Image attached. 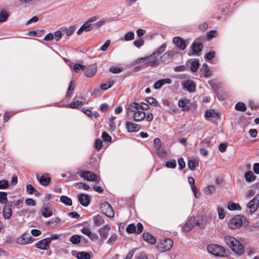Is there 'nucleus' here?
Segmentation results:
<instances>
[{
    "label": "nucleus",
    "mask_w": 259,
    "mask_h": 259,
    "mask_svg": "<svg viewBox=\"0 0 259 259\" xmlns=\"http://www.w3.org/2000/svg\"><path fill=\"white\" fill-rule=\"evenodd\" d=\"M224 240L226 244L235 254L241 255L244 252L243 245L235 237L226 235L224 236Z\"/></svg>",
    "instance_id": "f257e3e1"
},
{
    "label": "nucleus",
    "mask_w": 259,
    "mask_h": 259,
    "mask_svg": "<svg viewBox=\"0 0 259 259\" xmlns=\"http://www.w3.org/2000/svg\"><path fill=\"white\" fill-rule=\"evenodd\" d=\"M166 48V44H163L160 47L157 48V49L154 52L150 55L149 57L151 58V60H149V61L146 62V67H153L156 65L157 64V60L156 59V57L162 53L165 50Z\"/></svg>",
    "instance_id": "f03ea898"
},
{
    "label": "nucleus",
    "mask_w": 259,
    "mask_h": 259,
    "mask_svg": "<svg viewBox=\"0 0 259 259\" xmlns=\"http://www.w3.org/2000/svg\"><path fill=\"white\" fill-rule=\"evenodd\" d=\"M207 250L210 253L215 256H223L225 253L224 247L214 244L208 245Z\"/></svg>",
    "instance_id": "7ed1b4c3"
},
{
    "label": "nucleus",
    "mask_w": 259,
    "mask_h": 259,
    "mask_svg": "<svg viewBox=\"0 0 259 259\" xmlns=\"http://www.w3.org/2000/svg\"><path fill=\"white\" fill-rule=\"evenodd\" d=\"M97 20L96 17H93L91 19H89L80 27L77 32L78 35H80L83 31L88 32L92 30L94 28V24L93 22H95Z\"/></svg>",
    "instance_id": "20e7f679"
},
{
    "label": "nucleus",
    "mask_w": 259,
    "mask_h": 259,
    "mask_svg": "<svg viewBox=\"0 0 259 259\" xmlns=\"http://www.w3.org/2000/svg\"><path fill=\"white\" fill-rule=\"evenodd\" d=\"M259 206V194H257L247 204V212L248 214H251L255 212Z\"/></svg>",
    "instance_id": "39448f33"
},
{
    "label": "nucleus",
    "mask_w": 259,
    "mask_h": 259,
    "mask_svg": "<svg viewBox=\"0 0 259 259\" xmlns=\"http://www.w3.org/2000/svg\"><path fill=\"white\" fill-rule=\"evenodd\" d=\"M173 245V241L170 239H163L160 240L157 247L160 251L169 250Z\"/></svg>",
    "instance_id": "423d86ee"
},
{
    "label": "nucleus",
    "mask_w": 259,
    "mask_h": 259,
    "mask_svg": "<svg viewBox=\"0 0 259 259\" xmlns=\"http://www.w3.org/2000/svg\"><path fill=\"white\" fill-rule=\"evenodd\" d=\"M100 209L101 211L108 218H113L114 215V211L111 205L107 202H104L101 204Z\"/></svg>",
    "instance_id": "0eeeda50"
},
{
    "label": "nucleus",
    "mask_w": 259,
    "mask_h": 259,
    "mask_svg": "<svg viewBox=\"0 0 259 259\" xmlns=\"http://www.w3.org/2000/svg\"><path fill=\"white\" fill-rule=\"evenodd\" d=\"M149 108V106L148 104L145 103L144 102H141L140 103L133 102L131 103L126 108L127 113L128 111H134V109L135 110H148Z\"/></svg>",
    "instance_id": "6e6552de"
},
{
    "label": "nucleus",
    "mask_w": 259,
    "mask_h": 259,
    "mask_svg": "<svg viewBox=\"0 0 259 259\" xmlns=\"http://www.w3.org/2000/svg\"><path fill=\"white\" fill-rule=\"evenodd\" d=\"M242 218L239 215L234 217L228 223L229 228L234 230L240 227L242 224Z\"/></svg>",
    "instance_id": "1a4fd4ad"
},
{
    "label": "nucleus",
    "mask_w": 259,
    "mask_h": 259,
    "mask_svg": "<svg viewBox=\"0 0 259 259\" xmlns=\"http://www.w3.org/2000/svg\"><path fill=\"white\" fill-rule=\"evenodd\" d=\"M51 238H45L42 239L35 244L37 248L41 250H48L50 248Z\"/></svg>",
    "instance_id": "9d476101"
},
{
    "label": "nucleus",
    "mask_w": 259,
    "mask_h": 259,
    "mask_svg": "<svg viewBox=\"0 0 259 259\" xmlns=\"http://www.w3.org/2000/svg\"><path fill=\"white\" fill-rule=\"evenodd\" d=\"M33 239L29 235L23 234L17 239V243L21 245L29 244L33 242Z\"/></svg>",
    "instance_id": "9b49d317"
},
{
    "label": "nucleus",
    "mask_w": 259,
    "mask_h": 259,
    "mask_svg": "<svg viewBox=\"0 0 259 259\" xmlns=\"http://www.w3.org/2000/svg\"><path fill=\"white\" fill-rule=\"evenodd\" d=\"M172 42L181 50H184L186 48L185 40L181 37L176 36L174 37Z\"/></svg>",
    "instance_id": "f8f14e48"
},
{
    "label": "nucleus",
    "mask_w": 259,
    "mask_h": 259,
    "mask_svg": "<svg viewBox=\"0 0 259 259\" xmlns=\"http://www.w3.org/2000/svg\"><path fill=\"white\" fill-rule=\"evenodd\" d=\"M182 85L183 88L189 92L192 93L195 91L196 86L193 80H185L182 82Z\"/></svg>",
    "instance_id": "ddd939ff"
},
{
    "label": "nucleus",
    "mask_w": 259,
    "mask_h": 259,
    "mask_svg": "<svg viewBox=\"0 0 259 259\" xmlns=\"http://www.w3.org/2000/svg\"><path fill=\"white\" fill-rule=\"evenodd\" d=\"M125 125L127 131L130 133L138 132L141 128L139 124L128 121L125 122Z\"/></svg>",
    "instance_id": "4468645a"
},
{
    "label": "nucleus",
    "mask_w": 259,
    "mask_h": 259,
    "mask_svg": "<svg viewBox=\"0 0 259 259\" xmlns=\"http://www.w3.org/2000/svg\"><path fill=\"white\" fill-rule=\"evenodd\" d=\"M134 111H131L134 113L133 118L136 121H141L145 118V112L140 110H134Z\"/></svg>",
    "instance_id": "2eb2a0df"
},
{
    "label": "nucleus",
    "mask_w": 259,
    "mask_h": 259,
    "mask_svg": "<svg viewBox=\"0 0 259 259\" xmlns=\"http://www.w3.org/2000/svg\"><path fill=\"white\" fill-rule=\"evenodd\" d=\"M203 45L200 42L194 41L191 45V49L192 51V55H195L200 52L203 49Z\"/></svg>",
    "instance_id": "dca6fc26"
},
{
    "label": "nucleus",
    "mask_w": 259,
    "mask_h": 259,
    "mask_svg": "<svg viewBox=\"0 0 259 259\" xmlns=\"http://www.w3.org/2000/svg\"><path fill=\"white\" fill-rule=\"evenodd\" d=\"M210 218L206 215H202L198 220H196V225L200 228H203L209 222Z\"/></svg>",
    "instance_id": "f3484780"
},
{
    "label": "nucleus",
    "mask_w": 259,
    "mask_h": 259,
    "mask_svg": "<svg viewBox=\"0 0 259 259\" xmlns=\"http://www.w3.org/2000/svg\"><path fill=\"white\" fill-rule=\"evenodd\" d=\"M110 230V226L109 225H106L99 230V233L102 239L107 238L108 233Z\"/></svg>",
    "instance_id": "a211bd4d"
},
{
    "label": "nucleus",
    "mask_w": 259,
    "mask_h": 259,
    "mask_svg": "<svg viewBox=\"0 0 259 259\" xmlns=\"http://www.w3.org/2000/svg\"><path fill=\"white\" fill-rule=\"evenodd\" d=\"M171 81L170 79L168 78L159 79L154 83L153 88L156 90L159 89L165 84H170Z\"/></svg>",
    "instance_id": "6ab92c4d"
},
{
    "label": "nucleus",
    "mask_w": 259,
    "mask_h": 259,
    "mask_svg": "<svg viewBox=\"0 0 259 259\" xmlns=\"http://www.w3.org/2000/svg\"><path fill=\"white\" fill-rule=\"evenodd\" d=\"M78 198L81 205L84 206H87L89 205L90 202V197L89 195L85 194H80L78 195Z\"/></svg>",
    "instance_id": "aec40b11"
},
{
    "label": "nucleus",
    "mask_w": 259,
    "mask_h": 259,
    "mask_svg": "<svg viewBox=\"0 0 259 259\" xmlns=\"http://www.w3.org/2000/svg\"><path fill=\"white\" fill-rule=\"evenodd\" d=\"M196 220L195 219H190L188 221L183 227V230L185 232L190 231L196 225Z\"/></svg>",
    "instance_id": "412c9836"
},
{
    "label": "nucleus",
    "mask_w": 259,
    "mask_h": 259,
    "mask_svg": "<svg viewBox=\"0 0 259 259\" xmlns=\"http://www.w3.org/2000/svg\"><path fill=\"white\" fill-rule=\"evenodd\" d=\"M97 73V68L95 65L88 66L85 71V75L87 77H91L94 76Z\"/></svg>",
    "instance_id": "4be33fe9"
},
{
    "label": "nucleus",
    "mask_w": 259,
    "mask_h": 259,
    "mask_svg": "<svg viewBox=\"0 0 259 259\" xmlns=\"http://www.w3.org/2000/svg\"><path fill=\"white\" fill-rule=\"evenodd\" d=\"M143 239L151 244H154L156 242V239L155 237L148 232H144L143 234Z\"/></svg>",
    "instance_id": "5701e85b"
},
{
    "label": "nucleus",
    "mask_w": 259,
    "mask_h": 259,
    "mask_svg": "<svg viewBox=\"0 0 259 259\" xmlns=\"http://www.w3.org/2000/svg\"><path fill=\"white\" fill-rule=\"evenodd\" d=\"M200 72L202 75L205 77H208L211 75V71L207 64L206 63H203L202 67L200 69Z\"/></svg>",
    "instance_id": "b1692460"
},
{
    "label": "nucleus",
    "mask_w": 259,
    "mask_h": 259,
    "mask_svg": "<svg viewBox=\"0 0 259 259\" xmlns=\"http://www.w3.org/2000/svg\"><path fill=\"white\" fill-rule=\"evenodd\" d=\"M11 206L8 204H6L3 208V215L5 219H9L12 216Z\"/></svg>",
    "instance_id": "393cba45"
},
{
    "label": "nucleus",
    "mask_w": 259,
    "mask_h": 259,
    "mask_svg": "<svg viewBox=\"0 0 259 259\" xmlns=\"http://www.w3.org/2000/svg\"><path fill=\"white\" fill-rule=\"evenodd\" d=\"M62 31L65 33L67 36L71 35L75 31L76 27L74 25L70 26L69 27H63L61 28Z\"/></svg>",
    "instance_id": "a878e982"
},
{
    "label": "nucleus",
    "mask_w": 259,
    "mask_h": 259,
    "mask_svg": "<svg viewBox=\"0 0 259 259\" xmlns=\"http://www.w3.org/2000/svg\"><path fill=\"white\" fill-rule=\"evenodd\" d=\"M81 178H98V176L93 172L90 171H84L79 174Z\"/></svg>",
    "instance_id": "bb28decb"
},
{
    "label": "nucleus",
    "mask_w": 259,
    "mask_h": 259,
    "mask_svg": "<svg viewBox=\"0 0 259 259\" xmlns=\"http://www.w3.org/2000/svg\"><path fill=\"white\" fill-rule=\"evenodd\" d=\"M227 208L229 210L231 211L236 210H240L241 209V207L239 204L232 202H229L228 203Z\"/></svg>",
    "instance_id": "cd10ccee"
},
{
    "label": "nucleus",
    "mask_w": 259,
    "mask_h": 259,
    "mask_svg": "<svg viewBox=\"0 0 259 259\" xmlns=\"http://www.w3.org/2000/svg\"><path fill=\"white\" fill-rule=\"evenodd\" d=\"M93 219L94 221V225L97 226H101L104 223V220L103 217L99 214L94 217Z\"/></svg>",
    "instance_id": "c85d7f7f"
},
{
    "label": "nucleus",
    "mask_w": 259,
    "mask_h": 259,
    "mask_svg": "<svg viewBox=\"0 0 259 259\" xmlns=\"http://www.w3.org/2000/svg\"><path fill=\"white\" fill-rule=\"evenodd\" d=\"M83 104L84 103L81 101H72L70 103L67 104L66 107L72 109H75L82 106Z\"/></svg>",
    "instance_id": "c756f323"
},
{
    "label": "nucleus",
    "mask_w": 259,
    "mask_h": 259,
    "mask_svg": "<svg viewBox=\"0 0 259 259\" xmlns=\"http://www.w3.org/2000/svg\"><path fill=\"white\" fill-rule=\"evenodd\" d=\"M74 88H75V85L73 83V81H70V82H69V84L68 90L66 92V98L71 97L72 93L74 90Z\"/></svg>",
    "instance_id": "7c9ffc66"
},
{
    "label": "nucleus",
    "mask_w": 259,
    "mask_h": 259,
    "mask_svg": "<svg viewBox=\"0 0 259 259\" xmlns=\"http://www.w3.org/2000/svg\"><path fill=\"white\" fill-rule=\"evenodd\" d=\"M174 53L172 51H167L160 57L161 62H164L173 57Z\"/></svg>",
    "instance_id": "2f4dec72"
},
{
    "label": "nucleus",
    "mask_w": 259,
    "mask_h": 259,
    "mask_svg": "<svg viewBox=\"0 0 259 259\" xmlns=\"http://www.w3.org/2000/svg\"><path fill=\"white\" fill-rule=\"evenodd\" d=\"M199 66V63L198 59H195L191 63L190 70L192 72H196L198 69Z\"/></svg>",
    "instance_id": "473e14b6"
},
{
    "label": "nucleus",
    "mask_w": 259,
    "mask_h": 259,
    "mask_svg": "<svg viewBox=\"0 0 259 259\" xmlns=\"http://www.w3.org/2000/svg\"><path fill=\"white\" fill-rule=\"evenodd\" d=\"M78 259H90L91 258L90 253L86 252H79L76 254Z\"/></svg>",
    "instance_id": "72a5a7b5"
},
{
    "label": "nucleus",
    "mask_w": 259,
    "mask_h": 259,
    "mask_svg": "<svg viewBox=\"0 0 259 259\" xmlns=\"http://www.w3.org/2000/svg\"><path fill=\"white\" fill-rule=\"evenodd\" d=\"M165 166L169 168H174L177 165L176 160L172 159L168 160L165 162Z\"/></svg>",
    "instance_id": "f704fd0d"
},
{
    "label": "nucleus",
    "mask_w": 259,
    "mask_h": 259,
    "mask_svg": "<svg viewBox=\"0 0 259 259\" xmlns=\"http://www.w3.org/2000/svg\"><path fill=\"white\" fill-rule=\"evenodd\" d=\"M41 214L43 217L48 218L52 215V211L49 207H46L41 209Z\"/></svg>",
    "instance_id": "c9c22d12"
},
{
    "label": "nucleus",
    "mask_w": 259,
    "mask_h": 259,
    "mask_svg": "<svg viewBox=\"0 0 259 259\" xmlns=\"http://www.w3.org/2000/svg\"><path fill=\"white\" fill-rule=\"evenodd\" d=\"M60 201L62 203L65 204L66 205L70 206L72 205V200L66 196H61L60 197Z\"/></svg>",
    "instance_id": "e433bc0d"
},
{
    "label": "nucleus",
    "mask_w": 259,
    "mask_h": 259,
    "mask_svg": "<svg viewBox=\"0 0 259 259\" xmlns=\"http://www.w3.org/2000/svg\"><path fill=\"white\" fill-rule=\"evenodd\" d=\"M149 60H151V59L150 57H149V56L145 57H141L136 59L134 62V64H141L142 63L145 62L144 65H145L146 62L149 61ZM145 67H146V66H145Z\"/></svg>",
    "instance_id": "4c0bfd02"
},
{
    "label": "nucleus",
    "mask_w": 259,
    "mask_h": 259,
    "mask_svg": "<svg viewBox=\"0 0 259 259\" xmlns=\"http://www.w3.org/2000/svg\"><path fill=\"white\" fill-rule=\"evenodd\" d=\"M235 109L237 111L243 112L246 110V107L244 103L239 102L235 105Z\"/></svg>",
    "instance_id": "58836bf2"
},
{
    "label": "nucleus",
    "mask_w": 259,
    "mask_h": 259,
    "mask_svg": "<svg viewBox=\"0 0 259 259\" xmlns=\"http://www.w3.org/2000/svg\"><path fill=\"white\" fill-rule=\"evenodd\" d=\"M155 153L160 158H164L166 156V151L161 147L155 150Z\"/></svg>",
    "instance_id": "ea45409f"
},
{
    "label": "nucleus",
    "mask_w": 259,
    "mask_h": 259,
    "mask_svg": "<svg viewBox=\"0 0 259 259\" xmlns=\"http://www.w3.org/2000/svg\"><path fill=\"white\" fill-rule=\"evenodd\" d=\"M114 83L113 80H109L107 82L101 84L100 88L102 90L105 91L112 87Z\"/></svg>",
    "instance_id": "a19ab883"
},
{
    "label": "nucleus",
    "mask_w": 259,
    "mask_h": 259,
    "mask_svg": "<svg viewBox=\"0 0 259 259\" xmlns=\"http://www.w3.org/2000/svg\"><path fill=\"white\" fill-rule=\"evenodd\" d=\"M9 14L5 10L0 12V22H5L8 18Z\"/></svg>",
    "instance_id": "79ce46f5"
},
{
    "label": "nucleus",
    "mask_w": 259,
    "mask_h": 259,
    "mask_svg": "<svg viewBox=\"0 0 259 259\" xmlns=\"http://www.w3.org/2000/svg\"><path fill=\"white\" fill-rule=\"evenodd\" d=\"M189 180V182L190 183V184L191 185V189L194 194V196L196 198H198L199 195H200V194L198 193L196 191V189L194 186V183H195V181H194V179H188Z\"/></svg>",
    "instance_id": "37998d69"
},
{
    "label": "nucleus",
    "mask_w": 259,
    "mask_h": 259,
    "mask_svg": "<svg viewBox=\"0 0 259 259\" xmlns=\"http://www.w3.org/2000/svg\"><path fill=\"white\" fill-rule=\"evenodd\" d=\"M80 237L78 235L72 236L70 238V241L74 244H77L80 242Z\"/></svg>",
    "instance_id": "c03bdc74"
},
{
    "label": "nucleus",
    "mask_w": 259,
    "mask_h": 259,
    "mask_svg": "<svg viewBox=\"0 0 259 259\" xmlns=\"http://www.w3.org/2000/svg\"><path fill=\"white\" fill-rule=\"evenodd\" d=\"M134 33L133 31H128L125 33L124 35V40L125 41H130L134 38Z\"/></svg>",
    "instance_id": "a18cd8bd"
},
{
    "label": "nucleus",
    "mask_w": 259,
    "mask_h": 259,
    "mask_svg": "<svg viewBox=\"0 0 259 259\" xmlns=\"http://www.w3.org/2000/svg\"><path fill=\"white\" fill-rule=\"evenodd\" d=\"M146 102L151 105L154 106H157L158 105L157 101L153 97H148L145 100Z\"/></svg>",
    "instance_id": "49530a36"
},
{
    "label": "nucleus",
    "mask_w": 259,
    "mask_h": 259,
    "mask_svg": "<svg viewBox=\"0 0 259 259\" xmlns=\"http://www.w3.org/2000/svg\"><path fill=\"white\" fill-rule=\"evenodd\" d=\"M61 220L58 218H56L55 219H53L47 222L48 225H50L51 224H54L55 226L60 225L61 224Z\"/></svg>",
    "instance_id": "de8ad7c7"
},
{
    "label": "nucleus",
    "mask_w": 259,
    "mask_h": 259,
    "mask_svg": "<svg viewBox=\"0 0 259 259\" xmlns=\"http://www.w3.org/2000/svg\"><path fill=\"white\" fill-rule=\"evenodd\" d=\"M75 187L77 189L82 188L84 190H88L89 189V185L87 183H78L75 185Z\"/></svg>",
    "instance_id": "09e8293b"
},
{
    "label": "nucleus",
    "mask_w": 259,
    "mask_h": 259,
    "mask_svg": "<svg viewBox=\"0 0 259 259\" xmlns=\"http://www.w3.org/2000/svg\"><path fill=\"white\" fill-rule=\"evenodd\" d=\"M122 70V68L116 66H112L109 68V71L113 73H119L121 72Z\"/></svg>",
    "instance_id": "8fccbe9b"
},
{
    "label": "nucleus",
    "mask_w": 259,
    "mask_h": 259,
    "mask_svg": "<svg viewBox=\"0 0 259 259\" xmlns=\"http://www.w3.org/2000/svg\"><path fill=\"white\" fill-rule=\"evenodd\" d=\"M215 191V187L213 186L209 185L205 188V192L207 194H211Z\"/></svg>",
    "instance_id": "3c124183"
},
{
    "label": "nucleus",
    "mask_w": 259,
    "mask_h": 259,
    "mask_svg": "<svg viewBox=\"0 0 259 259\" xmlns=\"http://www.w3.org/2000/svg\"><path fill=\"white\" fill-rule=\"evenodd\" d=\"M197 163L194 159H190L188 162V166L191 170L195 169Z\"/></svg>",
    "instance_id": "603ef678"
},
{
    "label": "nucleus",
    "mask_w": 259,
    "mask_h": 259,
    "mask_svg": "<svg viewBox=\"0 0 259 259\" xmlns=\"http://www.w3.org/2000/svg\"><path fill=\"white\" fill-rule=\"evenodd\" d=\"M215 52L214 51L209 52L206 53L204 56L205 59L207 61H210L215 56Z\"/></svg>",
    "instance_id": "864d4df0"
},
{
    "label": "nucleus",
    "mask_w": 259,
    "mask_h": 259,
    "mask_svg": "<svg viewBox=\"0 0 259 259\" xmlns=\"http://www.w3.org/2000/svg\"><path fill=\"white\" fill-rule=\"evenodd\" d=\"M26 191L29 194H33L37 192L36 189L30 184L26 186Z\"/></svg>",
    "instance_id": "5fc2aeb1"
},
{
    "label": "nucleus",
    "mask_w": 259,
    "mask_h": 259,
    "mask_svg": "<svg viewBox=\"0 0 259 259\" xmlns=\"http://www.w3.org/2000/svg\"><path fill=\"white\" fill-rule=\"evenodd\" d=\"M218 212L219 215V218L220 219H223L225 217V213L224 212V209L223 207L220 206L218 207Z\"/></svg>",
    "instance_id": "6e6d98bb"
},
{
    "label": "nucleus",
    "mask_w": 259,
    "mask_h": 259,
    "mask_svg": "<svg viewBox=\"0 0 259 259\" xmlns=\"http://www.w3.org/2000/svg\"><path fill=\"white\" fill-rule=\"evenodd\" d=\"M7 193L0 192V202L2 203H6L7 201Z\"/></svg>",
    "instance_id": "4d7b16f0"
},
{
    "label": "nucleus",
    "mask_w": 259,
    "mask_h": 259,
    "mask_svg": "<svg viewBox=\"0 0 259 259\" xmlns=\"http://www.w3.org/2000/svg\"><path fill=\"white\" fill-rule=\"evenodd\" d=\"M128 233H133L136 231V227L134 224H131L127 226L126 229Z\"/></svg>",
    "instance_id": "13d9d810"
},
{
    "label": "nucleus",
    "mask_w": 259,
    "mask_h": 259,
    "mask_svg": "<svg viewBox=\"0 0 259 259\" xmlns=\"http://www.w3.org/2000/svg\"><path fill=\"white\" fill-rule=\"evenodd\" d=\"M117 238V235L116 234H113L110 237V238L107 240V243L109 244L112 245L116 240Z\"/></svg>",
    "instance_id": "bf43d9fd"
},
{
    "label": "nucleus",
    "mask_w": 259,
    "mask_h": 259,
    "mask_svg": "<svg viewBox=\"0 0 259 259\" xmlns=\"http://www.w3.org/2000/svg\"><path fill=\"white\" fill-rule=\"evenodd\" d=\"M85 66L82 65L78 63H76L74 64L73 67V69L76 72H78L79 70H83L85 69Z\"/></svg>",
    "instance_id": "052dcab7"
},
{
    "label": "nucleus",
    "mask_w": 259,
    "mask_h": 259,
    "mask_svg": "<svg viewBox=\"0 0 259 259\" xmlns=\"http://www.w3.org/2000/svg\"><path fill=\"white\" fill-rule=\"evenodd\" d=\"M62 32L60 30H57L54 32V38L56 41H59L62 38Z\"/></svg>",
    "instance_id": "680f3d73"
},
{
    "label": "nucleus",
    "mask_w": 259,
    "mask_h": 259,
    "mask_svg": "<svg viewBox=\"0 0 259 259\" xmlns=\"http://www.w3.org/2000/svg\"><path fill=\"white\" fill-rule=\"evenodd\" d=\"M178 163L179 165V169L182 170L185 167V162L184 159L182 157H180L179 158L178 160Z\"/></svg>",
    "instance_id": "e2e57ef3"
},
{
    "label": "nucleus",
    "mask_w": 259,
    "mask_h": 259,
    "mask_svg": "<svg viewBox=\"0 0 259 259\" xmlns=\"http://www.w3.org/2000/svg\"><path fill=\"white\" fill-rule=\"evenodd\" d=\"M154 145L155 150L161 147V141L159 138H155L154 140Z\"/></svg>",
    "instance_id": "0e129e2a"
},
{
    "label": "nucleus",
    "mask_w": 259,
    "mask_h": 259,
    "mask_svg": "<svg viewBox=\"0 0 259 259\" xmlns=\"http://www.w3.org/2000/svg\"><path fill=\"white\" fill-rule=\"evenodd\" d=\"M95 146L98 150H101L103 147L102 141L100 139H97L95 143Z\"/></svg>",
    "instance_id": "69168bd1"
},
{
    "label": "nucleus",
    "mask_w": 259,
    "mask_h": 259,
    "mask_svg": "<svg viewBox=\"0 0 259 259\" xmlns=\"http://www.w3.org/2000/svg\"><path fill=\"white\" fill-rule=\"evenodd\" d=\"M144 44V41L142 38L136 40L134 41V45L138 48L143 46Z\"/></svg>",
    "instance_id": "338daca9"
},
{
    "label": "nucleus",
    "mask_w": 259,
    "mask_h": 259,
    "mask_svg": "<svg viewBox=\"0 0 259 259\" xmlns=\"http://www.w3.org/2000/svg\"><path fill=\"white\" fill-rule=\"evenodd\" d=\"M217 32L215 30H211L206 33V37L208 40H210L216 35Z\"/></svg>",
    "instance_id": "774afa93"
}]
</instances>
